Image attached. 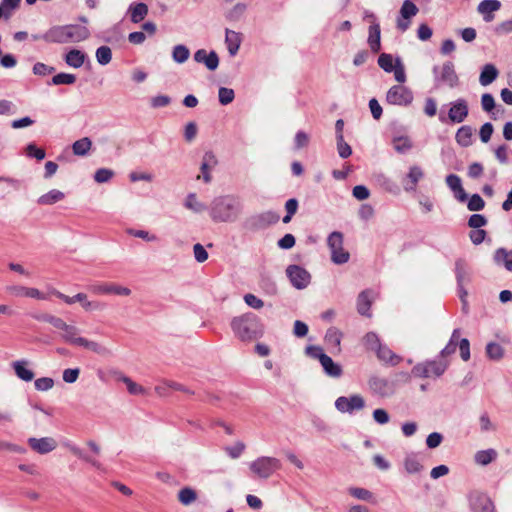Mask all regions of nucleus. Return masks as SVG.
<instances>
[{
    "mask_svg": "<svg viewBox=\"0 0 512 512\" xmlns=\"http://www.w3.org/2000/svg\"><path fill=\"white\" fill-rule=\"evenodd\" d=\"M240 212L239 200L231 195L215 197L209 206L210 218L216 223L235 222Z\"/></svg>",
    "mask_w": 512,
    "mask_h": 512,
    "instance_id": "obj_1",
    "label": "nucleus"
},
{
    "mask_svg": "<svg viewBox=\"0 0 512 512\" xmlns=\"http://www.w3.org/2000/svg\"><path fill=\"white\" fill-rule=\"evenodd\" d=\"M231 328L241 341H250L262 332L260 319L253 313H245L233 318Z\"/></svg>",
    "mask_w": 512,
    "mask_h": 512,
    "instance_id": "obj_2",
    "label": "nucleus"
},
{
    "mask_svg": "<svg viewBox=\"0 0 512 512\" xmlns=\"http://www.w3.org/2000/svg\"><path fill=\"white\" fill-rule=\"evenodd\" d=\"M64 341L71 345L82 347L99 356L105 357L111 355V350L101 343L87 339L79 335V329L74 325L66 324V328L61 334Z\"/></svg>",
    "mask_w": 512,
    "mask_h": 512,
    "instance_id": "obj_3",
    "label": "nucleus"
},
{
    "mask_svg": "<svg viewBox=\"0 0 512 512\" xmlns=\"http://www.w3.org/2000/svg\"><path fill=\"white\" fill-rule=\"evenodd\" d=\"M449 366L447 359L441 358L440 355L437 359L427 360L416 364L412 368V375L418 378H438L442 376Z\"/></svg>",
    "mask_w": 512,
    "mask_h": 512,
    "instance_id": "obj_4",
    "label": "nucleus"
},
{
    "mask_svg": "<svg viewBox=\"0 0 512 512\" xmlns=\"http://www.w3.org/2000/svg\"><path fill=\"white\" fill-rule=\"evenodd\" d=\"M280 468V460L270 456H260L249 463L251 474L264 480L270 478Z\"/></svg>",
    "mask_w": 512,
    "mask_h": 512,
    "instance_id": "obj_5",
    "label": "nucleus"
},
{
    "mask_svg": "<svg viewBox=\"0 0 512 512\" xmlns=\"http://www.w3.org/2000/svg\"><path fill=\"white\" fill-rule=\"evenodd\" d=\"M435 86L446 85L450 89L459 86V77L451 61L444 62L441 66L435 65L432 69Z\"/></svg>",
    "mask_w": 512,
    "mask_h": 512,
    "instance_id": "obj_6",
    "label": "nucleus"
},
{
    "mask_svg": "<svg viewBox=\"0 0 512 512\" xmlns=\"http://www.w3.org/2000/svg\"><path fill=\"white\" fill-rule=\"evenodd\" d=\"M327 245L333 263L341 265L348 262L350 254L343 248V234L341 232H332L327 238Z\"/></svg>",
    "mask_w": 512,
    "mask_h": 512,
    "instance_id": "obj_7",
    "label": "nucleus"
},
{
    "mask_svg": "<svg viewBox=\"0 0 512 512\" xmlns=\"http://www.w3.org/2000/svg\"><path fill=\"white\" fill-rule=\"evenodd\" d=\"M413 99L412 90L404 85H393L386 93V102L390 105L407 107Z\"/></svg>",
    "mask_w": 512,
    "mask_h": 512,
    "instance_id": "obj_8",
    "label": "nucleus"
},
{
    "mask_svg": "<svg viewBox=\"0 0 512 512\" xmlns=\"http://www.w3.org/2000/svg\"><path fill=\"white\" fill-rule=\"evenodd\" d=\"M365 407V400L360 394L349 397L340 396L335 400V408L341 413L353 414Z\"/></svg>",
    "mask_w": 512,
    "mask_h": 512,
    "instance_id": "obj_9",
    "label": "nucleus"
},
{
    "mask_svg": "<svg viewBox=\"0 0 512 512\" xmlns=\"http://www.w3.org/2000/svg\"><path fill=\"white\" fill-rule=\"evenodd\" d=\"M286 275L292 286L298 290L305 289L311 281L310 273L299 265H289L286 268Z\"/></svg>",
    "mask_w": 512,
    "mask_h": 512,
    "instance_id": "obj_10",
    "label": "nucleus"
},
{
    "mask_svg": "<svg viewBox=\"0 0 512 512\" xmlns=\"http://www.w3.org/2000/svg\"><path fill=\"white\" fill-rule=\"evenodd\" d=\"M472 512H495V505L490 497L481 492H473L468 497Z\"/></svg>",
    "mask_w": 512,
    "mask_h": 512,
    "instance_id": "obj_11",
    "label": "nucleus"
},
{
    "mask_svg": "<svg viewBox=\"0 0 512 512\" xmlns=\"http://www.w3.org/2000/svg\"><path fill=\"white\" fill-rule=\"evenodd\" d=\"M419 9L410 0H405L400 8V17L397 19L396 26L401 32H405L410 27V19L417 15Z\"/></svg>",
    "mask_w": 512,
    "mask_h": 512,
    "instance_id": "obj_12",
    "label": "nucleus"
},
{
    "mask_svg": "<svg viewBox=\"0 0 512 512\" xmlns=\"http://www.w3.org/2000/svg\"><path fill=\"white\" fill-rule=\"evenodd\" d=\"M89 290L98 295L114 294L118 296H129L131 290L115 283H97L89 286Z\"/></svg>",
    "mask_w": 512,
    "mask_h": 512,
    "instance_id": "obj_13",
    "label": "nucleus"
},
{
    "mask_svg": "<svg viewBox=\"0 0 512 512\" xmlns=\"http://www.w3.org/2000/svg\"><path fill=\"white\" fill-rule=\"evenodd\" d=\"M448 119L453 123H462L469 114L468 103L464 98H459L450 104Z\"/></svg>",
    "mask_w": 512,
    "mask_h": 512,
    "instance_id": "obj_14",
    "label": "nucleus"
},
{
    "mask_svg": "<svg viewBox=\"0 0 512 512\" xmlns=\"http://www.w3.org/2000/svg\"><path fill=\"white\" fill-rule=\"evenodd\" d=\"M27 442L30 448L39 454H48L57 448V441L53 437H30Z\"/></svg>",
    "mask_w": 512,
    "mask_h": 512,
    "instance_id": "obj_15",
    "label": "nucleus"
},
{
    "mask_svg": "<svg viewBox=\"0 0 512 512\" xmlns=\"http://www.w3.org/2000/svg\"><path fill=\"white\" fill-rule=\"evenodd\" d=\"M193 57L197 63L205 65L210 71H215L219 66V57L215 51L208 52L205 49H199Z\"/></svg>",
    "mask_w": 512,
    "mask_h": 512,
    "instance_id": "obj_16",
    "label": "nucleus"
},
{
    "mask_svg": "<svg viewBox=\"0 0 512 512\" xmlns=\"http://www.w3.org/2000/svg\"><path fill=\"white\" fill-rule=\"evenodd\" d=\"M67 43H77L89 38L90 31L86 26L69 24L66 25Z\"/></svg>",
    "mask_w": 512,
    "mask_h": 512,
    "instance_id": "obj_17",
    "label": "nucleus"
},
{
    "mask_svg": "<svg viewBox=\"0 0 512 512\" xmlns=\"http://www.w3.org/2000/svg\"><path fill=\"white\" fill-rule=\"evenodd\" d=\"M369 387L373 393L381 397H389L393 394L394 390L392 384L386 379L381 377H372L369 380Z\"/></svg>",
    "mask_w": 512,
    "mask_h": 512,
    "instance_id": "obj_18",
    "label": "nucleus"
},
{
    "mask_svg": "<svg viewBox=\"0 0 512 512\" xmlns=\"http://www.w3.org/2000/svg\"><path fill=\"white\" fill-rule=\"evenodd\" d=\"M217 163H218L217 158L213 154V152H211V151L206 152L203 156L201 167H200L201 175H198L197 179H203V181L205 183H210L211 179H212L210 172H211V170H213L215 168Z\"/></svg>",
    "mask_w": 512,
    "mask_h": 512,
    "instance_id": "obj_19",
    "label": "nucleus"
},
{
    "mask_svg": "<svg viewBox=\"0 0 512 512\" xmlns=\"http://www.w3.org/2000/svg\"><path fill=\"white\" fill-rule=\"evenodd\" d=\"M43 40L47 43H67L66 25H55L42 34Z\"/></svg>",
    "mask_w": 512,
    "mask_h": 512,
    "instance_id": "obj_20",
    "label": "nucleus"
},
{
    "mask_svg": "<svg viewBox=\"0 0 512 512\" xmlns=\"http://www.w3.org/2000/svg\"><path fill=\"white\" fill-rule=\"evenodd\" d=\"M15 375L22 381L30 382L34 379V372L29 368L30 362L26 359L16 360L11 364Z\"/></svg>",
    "mask_w": 512,
    "mask_h": 512,
    "instance_id": "obj_21",
    "label": "nucleus"
},
{
    "mask_svg": "<svg viewBox=\"0 0 512 512\" xmlns=\"http://www.w3.org/2000/svg\"><path fill=\"white\" fill-rule=\"evenodd\" d=\"M493 262L496 266L512 272V250L507 248H498L493 254Z\"/></svg>",
    "mask_w": 512,
    "mask_h": 512,
    "instance_id": "obj_22",
    "label": "nucleus"
},
{
    "mask_svg": "<svg viewBox=\"0 0 512 512\" xmlns=\"http://www.w3.org/2000/svg\"><path fill=\"white\" fill-rule=\"evenodd\" d=\"M501 3L498 0H483L479 3L477 11L483 16L485 22H491L494 19L493 12L498 11Z\"/></svg>",
    "mask_w": 512,
    "mask_h": 512,
    "instance_id": "obj_23",
    "label": "nucleus"
},
{
    "mask_svg": "<svg viewBox=\"0 0 512 512\" xmlns=\"http://www.w3.org/2000/svg\"><path fill=\"white\" fill-rule=\"evenodd\" d=\"M455 277L457 286L466 285L471 282V270L463 259H457L455 261Z\"/></svg>",
    "mask_w": 512,
    "mask_h": 512,
    "instance_id": "obj_24",
    "label": "nucleus"
},
{
    "mask_svg": "<svg viewBox=\"0 0 512 512\" xmlns=\"http://www.w3.org/2000/svg\"><path fill=\"white\" fill-rule=\"evenodd\" d=\"M392 146L394 150L401 155L407 154L410 152L413 147V141L408 135H393L391 139Z\"/></svg>",
    "mask_w": 512,
    "mask_h": 512,
    "instance_id": "obj_25",
    "label": "nucleus"
},
{
    "mask_svg": "<svg viewBox=\"0 0 512 512\" xmlns=\"http://www.w3.org/2000/svg\"><path fill=\"white\" fill-rule=\"evenodd\" d=\"M183 206L195 214H201L208 210V206L204 202L200 201L197 194L193 192L187 194L184 199Z\"/></svg>",
    "mask_w": 512,
    "mask_h": 512,
    "instance_id": "obj_26",
    "label": "nucleus"
},
{
    "mask_svg": "<svg viewBox=\"0 0 512 512\" xmlns=\"http://www.w3.org/2000/svg\"><path fill=\"white\" fill-rule=\"evenodd\" d=\"M372 294L371 290L362 291L357 298V311L359 314L363 316L370 317V307L372 304Z\"/></svg>",
    "mask_w": 512,
    "mask_h": 512,
    "instance_id": "obj_27",
    "label": "nucleus"
},
{
    "mask_svg": "<svg viewBox=\"0 0 512 512\" xmlns=\"http://www.w3.org/2000/svg\"><path fill=\"white\" fill-rule=\"evenodd\" d=\"M498 457V452L494 448L479 450L474 454V462L479 466H487L494 462Z\"/></svg>",
    "mask_w": 512,
    "mask_h": 512,
    "instance_id": "obj_28",
    "label": "nucleus"
},
{
    "mask_svg": "<svg viewBox=\"0 0 512 512\" xmlns=\"http://www.w3.org/2000/svg\"><path fill=\"white\" fill-rule=\"evenodd\" d=\"M424 173L421 167L413 165L409 168L407 173L408 182L404 185V189L407 192L414 191L418 182L423 178Z\"/></svg>",
    "mask_w": 512,
    "mask_h": 512,
    "instance_id": "obj_29",
    "label": "nucleus"
},
{
    "mask_svg": "<svg viewBox=\"0 0 512 512\" xmlns=\"http://www.w3.org/2000/svg\"><path fill=\"white\" fill-rule=\"evenodd\" d=\"M148 6L145 3H132L128 8V13L130 15V20L133 23H139L145 19L148 15Z\"/></svg>",
    "mask_w": 512,
    "mask_h": 512,
    "instance_id": "obj_30",
    "label": "nucleus"
},
{
    "mask_svg": "<svg viewBox=\"0 0 512 512\" xmlns=\"http://www.w3.org/2000/svg\"><path fill=\"white\" fill-rule=\"evenodd\" d=\"M405 471L412 475V474H418L423 471L424 466L421 463L420 458L417 454L411 453L408 454L403 462Z\"/></svg>",
    "mask_w": 512,
    "mask_h": 512,
    "instance_id": "obj_31",
    "label": "nucleus"
},
{
    "mask_svg": "<svg viewBox=\"0 0 512 512\" xmlns=\"http://www.w3.org/2000/svg\"><path fill=\"white\" fill-rule=\"evenodd\" d=\"M225 43L231 56H235L241 45V36L238 32L226 29Z\"/></svg>",
    "mask_w": 512,
    "mask_h": 512,
    "instance_id": "obj_32",
    "label": "nucleus"
},
{
    "mask_svg": "<svg viewBox=\"0 0 512 512\" xmlns=\"http://www.w3.org/2000/svg\"><path fill=\"white\" fill-rule=\"evenodd\" d=\"M379 360L389 363L391 365H397L401 361V357L396 355L389 347L386 345H380L378 349L375 351Z\"/></svg>",
    "mask_w": 512,
    "mask_h": 512,
    "instance_id": "obj_33",
    "label": "nucleus"
},
{
    "mask_svg": "<svg viewBox=\"0 0 512 512\" xmlns=\"http://www.w3.org/2000/svg\"><path fill=\"white\" fill-rule=\"evenodd\" d=\"M325 374L332 378H339L342 375V368L339 364L335 363L330 356L322 357L320 363Z\"/></svg>",
    "mask_w": 512,
    "mask_h": 512,
    "instance_id": "obj_34",
    "label": "nucleus"
},
{
    "mask_svg": "<svg viewBox=\"0 0 512 512\" xmlns=\"http://www.w3.org/2000/svg\"><path fill=\"white\" fill-rule=\"evenodd\" d=\"M498 70L493 64H485L479 76V82L482 86H488L498 77Z\"/></svg>",
    "mask_w": 512,
    "mask_h": 512,
    "instance_id": "obj_35",
    "label": "nucleus"
},
{
    "mask_svg": "<svg viewBox=\"0 0 512 512\" xmlns=\"http://www.w3.org/2000/svg\"><path fill=\"white\" fill-rule=\"evenodd\" d=\"M380 34H381L380 25L378 23H373L369 27V35H368L367 42L369 44L370 49L374 53L379 52V50L381 48Z\"/></svg>",
    "mask_w": 512,
    "mask_h": 512,
    "instance_id": "obj_36",
    "label": "nucleus"
},
{
    "mask_svg": "<svg viewBox=\"0 0 512 512\" xmlns=\"http://www.w3.org/2000/svg\"><path fill=\"white\" fill-rule=\"evenodd\" d=\"M86 59V54L78 49H71L65 55V62L73 68H80Z\"/></svg>",
    "mask_w": 512,
    "mask_h": 512,
    "instance_id": "obj_37",
    "label": "nucleus"
},
{
    "mask_svg": "<svg viewBox=\"0 0 512 512\" xmlns=\"http://www.w3.org/2000/svg\"><path fill=\"white\" fill-rule=\"evenodd\" d=\"M115 376L118 381H121L126 385L127 390L130 394L142 395L145 393V389L141 385L137 384L131 378L125 376L121 372H115Z\"/></svg>",
    "mask_w": 512,
    "mask_h": 512,
    "instance_id": "obj_38",
    "label": "nucleus"
},
{
    "mask_svg": "<svg viewBox=\"0 0 512 512\" xmlns=\"http://www.w3.org/2000/svg\"><path fill=\"white\" fill-rule=\"evenodd\" d=\"M460 329H454L447 345L440 351V357L447 359L448 356L455 353L457 346H459Z\"/></svg>",
    "mask_w": 512,
    "mask_h": 512,
    "instance_id": "obj_39",
    "label": "nucleus"
},
{
    "mask_svg": "<svg viewBox=\"0 0 512 512\" xmlns=\"http://www.w3.org/2000/svg\"><path fill=\"white\" fill-rule=\"evenodd\" d=\"M473 130L470 126H461L455 135L456 142L462 147H468L472 144Z\"/></svg>",
    "mask_w": 512,
    "mask_h": 512,
    "instance_id": "obj_40",
    "label": "nucleus"
},
{
    "mask_svg": "<svg viewBox=\"0 0 512 512\" xmlns=\"http://www.w3.org/2000/svg\"><path fill=\"white\" fill-rule=\"evenodd\" d=\"M65 197L64 193L57 189H52L49 192L40 196L37 200L40 205H53Z\"/></svg>",
    "mask_w": 512,
    "mask_h": 512,
    "instance_id": "obj_41",
    "label": "nucleus"
},
{
    "mask_svg": "<svg viewBox=\"0 0 512 512\" xmlns=\"http://www.w3.org/2000/svg\"><path fill=\"white\" fill-rule=\"evenodd\" d=\"M247 4L244 2H238L233 5L226 13L225 18L228 21H238L240 20L247 11Z\"/></svg>",
    "mask_w": 512,
    "mask_h": 512,
    "instance_id": "obj_42",
    "label": "nucleus"
},
{
    "mask_svg": "<svg viewBox=\"0 0 512 512\" xmlns=\"http://www.w3.org/2000/svg\"><path fill=\"white\" fill-rule=\"evenodd\" d=\"M92 147V141L88 137H83L75 141L72 145V151L76 156H86Z\"/></svg>",
    "mask_w": 512,
    "mask_h": 512,
    "instance_id": "obj_43",
    "label": "nucleus"
},
{
    "mask_svg": "<svg viewBox=\"0 0 512 512\" xmlns=\"http://www.w3.org/2000/svg\"><path fill=\"white\" fill-rule=\"evenodd\" d=\"M21 184L22 182L19 179L0 176V185H2L1 191L4 194H9L13 191H18L21 188Z\"/></svg>",
    "mask_w": 512,
    "mask_h": 512,
    "instance_id": "obj_44",
    "label": "nucleus"
},
{
    "mask_svg": "<svg viewBox=\"0 0 512 512\" xmlns=\"http://www.w3.org/2000/svg\"><path fill=\"white\" fill-rule=\"evenodd\" d=\"M51 293L53 295H55L57 298L63 300L68 305H72L76 302H79L82 306L88 298V296L85 293H77L74 296H68V295L61 293L60 291H58L56 289H53L51 291Z\"/></svg>",
    "mask_w": 512,
    "mask_h": 512,
    "instance_id": "obj_45",
    "label": "nucleus"
},
{
    "mask_svg": "<svg viewBox=\"0 0 512 512\" xmlns=\"http://www.w3.org/2000/svg\"><path fill=\"white\" fill-rule=\"evenodd\" d=\"M197 500V493L191 487H184L178 492V501L184 505L189 506Z\"/></svg>",
    "mask_w": 512,
    "mask_h": 512,
    "instance_id": "obj_46",
    "label": "nucleus"
},
{
    "mask_svg": "<svg viewBox=\"0 0 512 512\" xmlns=\"http://www.w3.org/2000/svg\"><path fill=\"white\" fill-rule=\"evenodd\" d=\"M189 56H190V50L188 49L187 46H185L183 44H178L173 47L172 59L176 63H178V64L185 63L189 59Z\"/></svg>",
    "mask_w": 512,
    "mask_h": 512,
    "instance_id": "obj_47",
    "label": "nucleus"
},
{
    "mask_svg": "<svg viewBox=\"0 0 512 512\" xmlns=\"http://www.w3.org/2000/svg\"><path fill=\"white\" fill-rule=\"evenodd\" d=\"M348 493L358 500L374 502V495L368 489L361 487H350L348 488Z\"/></svg>",
    "mask_w": 512,
    "mask_h": 512,
    "instance_id": "obj_48",
    "label": "nucleus"
},
{
    "mask_svg": "<svg viewBox=\"0 0 512 512\" xmlns=\"http://www.w3.org/2000/svg\"><path fill=\"white\" fill-rule=\"evenodd\" d=\"M342 333L335 327H331L325 334V342L330 347L339 348L341 343Z\"/></svg>",
    "mask_w": 512,
    "mask_h": 512,
    "instance_id": "obj_49",
    "label": "nucleus"
},
{
    "mask_svg": "<svg viewBox=\"0 0 512 512\" xmlns=\"http://www.w3.org/2000/svg\"><path fill=\"white\" fill-rule=\"evenodd\" d=\"M35 319L43 322L50 323L52 326H54L56 329H59L61 331L66 328V322L61 319L60 317L53 316L51 314H41L39 316H35Z\"/></svg>",
    "mask_w": 512,
    "mask_h": 512,
    "instance_id": "obj_50",
    "label": "nucleus"
},
{
    "mask_svg": "<svg viewBox=\"0 0 512 512\" xmlns=\"http://www.w3.org/2000/svg\"><path fill=\"white\" fill-rule=\"evenodd\" d=\"M245 449L246 445L242 441H236L233 445L224 447L225 453L231 459H238L243 454Z\"/></svg>",
    "mask_w": 512,
    "mask_h": 512,
    "instance_id": "obj_51",
    "label": "nucleus"
},
{
    "mask_svg": "<svg viewBox=\"0 0 512 512\" xmlns=\"http://www.w3.org/2000/svg\"><path fill=\"white\" fill-rule=\"evenodd\" d=\"M76 82V76L69 73H59L52 77L49 84L52 85H72Z\"/></svg>",
    "mask_w": 512,
    "mask_h": 512,
    "instance_id": "obj_52",
    "label": "nucleus"
},
{
    "mask_svg": "<svg viewBox=\"0 0 512 512\" xmlns=\"http://www.w3.org/2000/svg\"><path fill=\"white\" fill-rule=\"evenodd\" d=\"M96 59L100 65H107L112 60V52L108 46H100L96 50Z\"/></svg>",
    "mask_w": 512,
    "mask_h": 512,
    "instance_id": "obj_53",
    "label": "nucleus"
},
{
    "mask_svg": "<svg viewBox=\"0 0 512 512\" xmlns=\"http://www.w3.org/2000/svg\"><path fill=\"white\" fill-rule=\"evenodd\" d=\"M70 451L77 456L78 458L82 459L83 461L90 463L92 466L99 469L101 467V464L95 460L94 458L90 457L88 454H86L82 449L75 445H71L69 447Z\"/></svg>",
    "mask_w": 512,
    "mask_h": 512,
    "instance_id": "obj_54",
    "label": "nucleus"
},
{
    "mask_svg": "<svg viewBox=\"0 0 512 512\" xmlns=\"http://www.w3.org/2000/svg\"><path fill=\"white\" fill-rule=\"evenodd\" d=\"M127 233L133 237L143 239L147 242H157L158 236L146 230L128 229Z\"/></svg>",
    "mask_w": 512,
    "mask_h": 512,
    "instance_id": "obj_55",
    "label": "nucleus"
},
{
    "mask_svg": "<svg viewBox=\"0 0 512 512\" xmlns=\"http://www.w3.org/2000/svg\"><path fill=\"white\" fill-rule=\"evenodd\" d=\"M21 0H2L0 3V7L3 9L5 14V19L8 20L13 11L16 10L20 5Z\"/></svg>",
    "mask_w": 512,
    "mask_h": 512,
    "instance_id": "obj_56",
    "label": "nucleus"
},
{
    "mask_svg": "<svg viewBox=\"0 0 512 512\" xmlns=\"http://www.w3.org/2000/svg\"><path fill=\"white\" fill-rule=\"evenodd\" d=\"M218 98H219V102L222 105H228L235 98L234 90L231 88L220 87L218 90Z\"/></svg>",
    "mask_w": 512,
    "mask_h": 512,
    "instance_id": "obj_57",
    "label": "nucleus"
},
{
    "mask_svg": "<svg viewBox=\"0 0 512 512\" xmlns=\"http://www.w3.org/2000/svg\"><path fill=\"white\" fill-rule=\"evenodd\" d=\"M5 292L11 297H26L27 287L19 284H11L5 287Z\"/></svg>",
    "mask_w": 512,
    "mask_h": 512,
    "instance_id": "obj_58",
    "label": "nucleus"
},
{
    "mask_svg": "<svg viewBox=\"0 0 512 512\" xmlns=\"http://www.w3.org/2000/svg\"><path fill=\"white\" fill-rule=\"evenodd\" d=\"M114 176V171L108 168H100L94 174V180L97 183H107Z\"/></svg>",
    "mask_w": 512,
    "mask_h": 512,
    "instance_id": "obj_59",
    "label": "nucleus"
},
{
    "mask_svg": "<svg viewBox=\"0 0 512 512\" xmlns=\"http://www.w3.org/2000/svg\"><path fill=\"white\" fill-rule=\"evenodd\" d=\"M336 144L338 155L341 158L346 159L351 156L352 148L348 143L345 142L344 137H338V139H336Z\"/></svg>",
    "mask_w": 512,
    "mask_h": 512,
    "instance_id": "obj_60",
    "label": "nucleus"
},
{
    "mask_svg": "<svg viewBox=\"0 0 512 512\" xmlns=\"http://www.w3.org/2000/svg\"><path fill=\"white\" fill-rule=\"evenodd\" d=\"M378 65L385 72L390 73L393 71L395 64H393V57L390 54L382 53L378 58Z\"/></svg>",
    "mask_w": 512,
    "mask_h": 512,
    "instance_id": "obj_61",
    "label": "nucleus"
},
{
    "mask_svg": "<svg viewBox=\"0 0 512 512\" xmlns=\"http://www.w3.org/2000/svg\"><path fill=\"white\" fill-rule=\"evenodd\" d=\"M392 72L394 73L395 80L398 83H400L399 85L406 82L405 68L402 61L399 58L395 60V67L393 68Z\"/></svg>",
    "mask_w": 512,
    "mask_h": 512,
    "instance_id": "obj_62",
    "label": "nucleus"
},
{
    "mask_svg": "<svg viewBox=\"0 0 512 512\" xmlns=\"http://www.w3.org/2000/svg\"><path fill=\"white\" fill-rule=\"evenodd\" d=\"M486 353L489 358L499 360L503 356V349L501 345L491 342L486 346Z\"/></svg>",
    "mask_w": 512,
    "mask_h": 512,
    "instance_id": "obj_63",
    "label": "nucleus"
},
{
    "mask_svg": "<svg viewBox=\"0 0 512 512\" xmlns=\"http://www.w3.org/2000/svg\"><path fill=\"white\" fill-rule=\"evenodd\" d=\"M485 202L479 194H473L467 203V208L470 211H480L484 208Z\"/></svg>",
    "mask_w": 512,
    "mask_h": 512,
    "instance_id": "obj_64",
    "label": "nucleus"
}]
</instances>
